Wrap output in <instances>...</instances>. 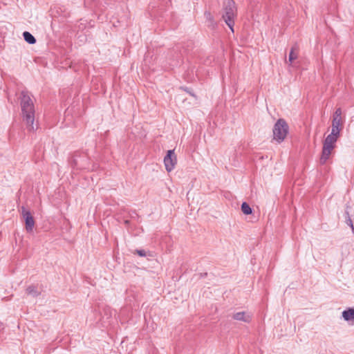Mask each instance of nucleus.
Masks as SVG:
<instances>
[{
	"label": "nucleus",
	"mask_w": 354,
	"mask_h": 354,
	"mask_svg": "<svg viewBox=\"0 0 354 354\" xmlns=\"http://www.w3.org/2000/svg\"><path fill=\"white\" fill-rule=\"evenodd\" d=\"M20 105L23 120L29 131H34L35 107L29 93L22 91L20 94Z\"/></svg>",
	"instance_id": "nucleus-1"
},
{
	"label": "nucleus",
	"mask_w": 354,
	"mask_h": 354,
	"mask_svg": "<svg viewBox=\"0 0 354 354\" xmlns=\"http://www.w3.org/2000/svg\"><path fill=\"white\" fill-rule=\"evenodd\" d=\"M236 14V7L234 0H227L223 5V13L222 18L230 28L232 32H234V17Z\"/></svg>",
	"instance_id": "nucleus-2"
},
{
	"label": "nucleus",
	"mask_w": 354,
	"mask_h": 354,
	"mask_svg": "<svg viewBox=\"0 0 354 354\" xmlns=\"http://www.w3.org/2000/svg\"><path fill=\"white\" fill-rule=\"evenodd\" d=\"M273 138L278 143L283 142L287 136L289 131V127L284 119H279L274 125Z\"/></svg>",
	"instance_id": "nucleus-3"
},
{
	"label": "nucleus",
	"mask_w": 354,
	"mask_h": 354,
	"mask_svg": "<svg viewBox=\"0 0 354 354\" xmlns=\"http://www.w3.org/2000/svg\"><path fill=\"white\" fill-rule=\"evenodd\" d=\"M20 212L25 222L26 230L28 232H32L35 227V222L31 212L24 206L21 207Z\"/></svg>",
	"instance_id": "nucleus-4"
},
{
	"label": "nucleus",
	"mask_w": 354,
	"mask_h": 354,
	"mask_svg": "<svg viewBox=\"0 0 354 354\" xmlns=\"http://www.w3.org/2000/svg\"><path fill=\"white\" fill-rule=\"evenodd\" d=\"M177 163V158L174 150H168L164 158V164L167 171H171Z\"/></svg>",
	"instance_id": "nucleus-5"
},
{
	"label": "nucleus",
	"mask_w": 354,
	"mask_h": 354,
	"mask_svg": "<svg viewBox=\"0 0 354 354\" xmlns=\"http://www.w3.org/2000/svg\"><path fill=\"white\" fill-rule=\"evenodd\" d=\"M343 127V122L342 120L341 108L336 109L333 115L332 130L333 132L339 133Z\"/></svg>",
	"instance_id": "nucleus-6"
},
{
	"label": "nucleus",
	"mask_w": 354,
	"mask_h": 354,
	"mask_svg": "<svg viewBox=\"0 0 354 354\" xmlns=\"http://www.w3.org/2000/svg\"><path fill=\"white\" fill-rule=\"evenodd\" d=\"M335 145L328 144L325 142L323 143V148L322 151V156L320 157V164L324 165L326 161L329 159L333 150L334 149Z\"/></svg>",
	"instance_id": "nucleus-7"
},
{
	"label": "nucleus",
	"mask_w": 354,
	"mask_h": 354,
	"mask_svg": "<svg viewBox=\"0 0 354 354\" xmlns=\"http://www.w3.org/2000/svg\"><path fill=\"white\" fill-rule=\"evenodd\" d=\"M232 317L235 320L242 321L245 323H250L252 320L251 316L244 311L234 313Z\"/></svg>",
	"instance_id": "nucleus-8"
},
{
	"label": "nucleus",
	"mask_w": 354,
	"mask_h": 354,
	"mask_svg": "<svg viewBox=\"0 0 354 354\" xmlns=\"http://www.w3.org/2000/svg\"><path fill=\"white\" fill-rule=\"evenodd\" d=\"M342 317L346 322L354 320V308H348L342 312Z\"/></svg>",
	"instance_id": "nucleus-9"
},
{
	"label": "nucleus",
	"mask_w": 354,
	"mask_h": 354,
	"mask_svg": "<svg viewBox=\"0 0 354 354\" xmlns=\"http://www.w3.org/2000/svg\"><path fill=\"white\" fill-rule=\"evenodd\" d=\"M26 292L33 297H37L41 295V292L38 290L37 287L35 285L28 286L26 289Z\"/></svg>",
	"instance_id": "nucleus-10"
},
{
	"label": "nucleus",
	"mask_w": 354,
	"mask_h": 354,
	"mask_svg": "<svg viewBox=\"0 0 354 354\" xmlns=\"http://www.w3.org/2000/svg\"><path fill=\"white\" fill-rule=\"evenodd\" d=\"M339 136V133L333 132L331 131V133L325 138L324 141L326 143L335 145L338 137Z\"/></svg>",
	"instance_id": "nucleus-11"
},
{
	"label": "nucleus",
	"mask_w": 354,
	"mask_h": 354,
	"mask_svg": "<svg viewBox=\"0 0 354 354\" xmlns=\"http://www.w3.org/2000/svg\"><path fill=\"white\" fill-rule=\"evenodd\" d=\"M77 157H80L79 153L75 152L73 156L69 158L68 162L70 165L73 168L81 169V167L79 166L77 162Z\"/></svg>",
	"instance_id": "nucleus-12"
},
{
	"label": "nucleus",
	"mask_w": 354,
	"mask_h": 354,
	"mask_svg": "<svg viewBox=\"0 0 354 354\" xmlns=\"http://www.w3.org/2000/svg\"><path fill=\"white\" fill-rule=\"evenodd\" d=\"M24 40L29 44H34L36 43L35 37L29 32L25 31L23 32Z\"/></svg>",
	"instance_id": "nucleus-13"
},
{
	"label": "nucleus",
	"mask_w": 354,
	"mask_h": 354,
	"mask_svg": "<svg viewBox=\"0 0 354 354\" xmlns=\"http://www.w3.org/2000/svg\"><path fill=\"white\" fill-rule=\"evenodd\" d=\"M349 208H350L349 205H346V210H345V222L348 225H349L351 227L352 230L354 231V226L353 224V221L349 215V211H348Z\"/></svg>",
	"instance_id": "nucleus-14"
},
{
	"label": "nucleus",
	"mask_w": 354,
	"mask_h": 354,
	"mask_svg": "<svg viewBox=\"0 0 354 354\" xmlns=\"http://www.w3.org/2000/svg\"><path fill=\"white\" fill-rule=\"evenodd\" d=\"M204 17L206 19V20L210 23L209 26L214 28L216 25V22L214 21V17L212 15L209 11L206 10L204 12Z\"/></svg>",
	"instance_id": "nucleus-15"
},
{
	"label": "nucleus",
	"mask_w": 354,
	"mask_h": 354,
	"mask_svg": "<svg viewBox=\"0 0 354 354\" xmlns=\"http://www.w3.org/2000/svg\"><path fill=\"white\" fill-rule=\"evenodd\" d=\"M241 211L243 212V213L245 215H249L252 213V209L250 207V206L246 202H243L241 204Z\"/></svg>",
	"instance_id": "nucleus-16"
},
{
	"label": "nucleus",
	"mask_w": 354,
	"mask_h": 354,
	"mask_svg": "<svg viewBox=\"0 0 354 354\" xmlns=\"http://www.w3.org/2000/svg\"><path fill=\"white\" fill-rule=\"evenodd\" d=\"M297 49V46H292L288 56V61L292 63L295 59H297V55L295 53V50Z\"/></svg>",
	"instance_id": "nucleus-17"
},
{
	"label": "nucleus",
	"mask_w": 354,
	"mask_h": 354,
	"mask_svg": "<svg viewBox=\"0 0 354 354\" xmlns=\"http://www.w3.org/2000/svg\"><path fill=\"white\" fill-rule=\"evenodd\" d=\"M135 254H137L140 257H146L147 252L145 250H136Z\"/></svg>",
	"instance_id": "nucleus-18"
},
{
	"label": "nucleus",
	"mask_w": 354,
	"mask_h": 354,
	"mask_svg": "<svg viewBox=\"0 0 354 354\" xmlns=\"http://www.w3.org/2000/svg\"><path fill=\"white\" fill-rule=\"evenodd\" d=\"M181 89L186 91L187 93H189L192 96H195V95L192 92L191 89L188 87H181Z\"/></svg>",
	"instance_id": "nucleus-19"
},
{
	"label": "nucleus",
	"mask_w": 354,
	"mask_h": 354,
	"mask_svg": "<svg viewBox=\"0 0 354 354\" xmlns=\"http://www.w3.org/2000/svg\"><path fill=\"white\" fill-rule=\"evenodd\" d=\"M95 1V0H84V5L85 6H90Z\"/></svg>",
	"instance_id": "nucleus-20"
},
{
	"label": "nucleus",
	"mask_w": 354,
	"mask_h": 354,
	"mask_svg": "<svg viewBox=\"0 0 354 354\" xmlns=\"http://www.w3.org/2000/svg\"><path fill=\"white\" fill-rule=\"evenodd\" d=\"M130 216L131 218H139V216L138 215V214L136 212H133V213L131 214Z\"/></svg>",
	"instance_id": "nucleus-21"
},
{
	"label": "nucleus",
	"mask_w": 354,
	"mask_h": 354,
	"mask_svg": "<svg viewBox=\"0 0 354 354\" xmlns=\"http://www.w3.org/2000/svg\"><path fill=\"white\" fill-rule=\"evenodd\" d=\"M124 225H125L127 227H129V224H130V221H129V220H125V221H124Z\"/></svg>",
	"instance_id": "nucleus-22"
},
{
	"label": "nucleus",
	"mask_w": 354,
	"mask_h": 354,
	"mask_svg": "<svg viewBox=\"0 0 354 354\" xmlns=\"http://www.w3.org/2000/svg\"><path fill=\"white\" fill-rule=\"evenodd\" d=\"M105 311H109V313L110 314V316H111V308H107L105 310Z\"/></svg>",
	"instance_id": "nucleus-23"
},
{
	"label": "nucleus",
	"mask_w": 354,
	"mask_h": 354,
	"mask_svg": "<svg viewBox=\"0 0 354 354\" xmlns=\"http://www.w3.org/2000/svg\"><path fill=\"white\" fill-rule=\"evenodd\" d=\"M35 129H37V125H36L35 128L34 127V130H35Z\"/></svg>",
	"instance_id": "nucleus-24"
}]
</instances>
